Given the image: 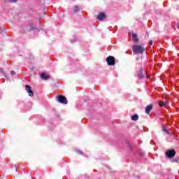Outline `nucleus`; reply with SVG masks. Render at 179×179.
Wrapping results in <instances>:
<instances>
[{
    "instance_id": "f257e3e1",
    "label": "nucleus",
    "mask_w": 179,
    "mask_h": 179,
    "mask_svg": "<svg viewBox=\"0 0 179 179\" xmlns=\"http://www.w3.org/2000/svg\"><path fill=\"white\" fill-rule=\"evenodd\" d=\"M146 51V48L143 45H135V55H140V59H142V56Z\"/></svg>"
},
{
    "instance_id": "f03ea898",
    "label": "nucleus",
    "mask_w": 179,
    "mask_h": 179,
    "mask_svg": "<svg viewBox=\"0 0 179 179\" xmlns=\"http://www.w3.org/2000/svg\"><path fill=\"white\" fill-rule=\"evenodd\" d=\"M148 75V73L146 72V69H143L142 65H141L138 68V70L137 71L136 73V76L138 79H143L145 76Z\"/></svg>"
},
{
    "instance_id": "7ed1b4c3",
    "label": "nucleus",
    "mask_w": 179,
    "mask_h": 179,
    "mask_svg": "<svg viewBox=\"0 0 179 179\" xmlns=\"http://www.w3.org/2000/svg\"><path fill=\"white\" fill-rule=\"evenodd\" d=\"M106 62L109 66L115 65V58L113 56H109L106 58Z\"/></svg>"
},
{
    "instance_id": "20e7f679",
    "label": "nucleus",
    "mask_w": 179,
    "mask_h": 179,
    "mask_svg": "<svg viewBox=\"0 0 179 179\" xmlns=\"http://www.w3.org/2000/svg\"><path fill=\"white\" fill-rule=\"evenodd\" d=\"M57 101L62 104H68V99L63 95H58L57 96Z\"/></svg>"
},
{
    "instance_id": "39448f33",
    "label": "nucleus",
    "mask_w": 179,
    "mask_h": 179,
    "mask_svg": "<svg viewBox=\"0 0 179 179\" xmlns=\"http://www.w3.org/2000/svg\"><path fill=\"white\" fill-rule=\"evenodd\" d=\"M166 156L169 159H173L174 156H176V150H169L166 152Z\"/></svg>"
},
{
    "instance_id": "423d86ee",
    "label": "nucleus",
    "mask_w": 179,
    "mask_h": 179,
    "mask_svg": "<svg viewBox=\"0 0 179 179\" xmlns=\"http://www.w3.org/2000/svg\"><path fill=\"white\" fill-rule=\"evenodd\" d=\"M107 16L104 13H99V15H97L96 19L99 20L100 22H102V20H104Z\"/></svg>"
},
{
    "instance_id": "0eeeda50",
    "label": "nucleus",
    "mask_w": 179,
    "mask_h": 179,
    "mask_svg": "<svg viewBox=\"0 0 179 179\" xmlns=\"http://www.w3.org/2000/svg\"><path fill=\"white\" fill-rule=\"evenodd\" d=\"M152 110H153V105L152 104H149L145 107V113L148 115L150 114V112L152 111Z\"/></svg>"
},
{
    "instance_id": "6e6552de",
    "label": "nucleus",
    "mask_w": 179,
    "mask_h": 179,
    "mask_svg": "<svg viewBox=\"0 0 179 179\" xmlns=\"http://www.w3.org/2000/svg\"><path fill=\"white\" fill-rule=\"evenodd\" d=\"M40 77L41 79H43V80H48V79H50V75H48L45 73H41L40 74Z\"/></svg>"
},
{
    "instance_id": "1a4fd4ad",
    "label": "nucleus",
    "mask_w": 179,
    "mask_h": 179,
    "mask_svg": "<svg viewBox=\"0 0 179 179\" xmlns=\"http://www.w3.org/2000/svg\"><path fill=\"white\" fill-rule=\"evenodd\" d=\"M36 29V24H29V27H28V31H33V30Z\"/></svg>"
},
{
    "instance_id": "9d476101",
    "label": "nucleus",
    "mask_w": 179,
    "mask_h": 179,
    "mask_svg": "<svg viewBox=\"0 0 179 179\" xmlns=\"http://www.w3.org/2000/svg\"><path fill=\"white\" fill-rule=\"evenodd\" d=\"M73 8H74V13H76L79 12V10L80 9L79 8V6H74Z\"/></svg>"
},
{
    "instance_id": "9b49d317",
    "label": "nucleus",
    "mask_w": 179,
    "mask_h": 179,
    "mask_svg": "<svg viewBox=\"0 0 179 179\" xmlns=\"http://www.w3.org/2000/svg\"><path fill=\"white\" fill-rule=\"evenodd\" d=\"M27 92L30 97H34V93L33 92V90H29V91H27Z\"/></svg>"
},
{
    "instance_id": "f8f14e48",
    "label": "nucleus",
    "mask_w": 179,
    "mask_h": 179,
    "mask_svg": "<svg viewBox=\"0 0 179 179\" xmlns=\"http://www.w3.org/2000/svg\"><path fill=\"white\" fill-rule=\"evenodd\" d=\"M166 104H167V102H163V101H162V102H159V106H160V107H164V106H166Z\"/></svg>"
},
{
    "instance_id": "ddd939ff",
    "label": "nucleus",
    "mask_w": 179,
    "mask_h": 179,
    "mask_svg": "<svg viewBox=\"0 0 179 179\" xmlns=\"http://www.w3.org/2000/svg\"><path fill=\"white\" fill-rule=\"evenodd\" d=\"M0 72L1 73H2L3 75H4L5 78H6V76H8L6 75V73H5V71H3V69H0Z\"/></svg>"
},
{
    "instance_id": "4468645a",
    "label": "nucleus",
    "mask_w": 179,
    "mask_h": 179,
    "mask_svg": "<svg viewBox=\"0 0 179 179\" xmlns=\"http://www.w3.org/2000/svg\"><path fill=\"white\" fill-rule=\"evenodd\" d=\"M25 89H26L27 92H28L29 90H31V87H30V85H27L25 86Z\"/></svg>"
},
{
    "instance_id": "2eb2a0df",
    "label": "nucleus",
    "mask_w": 179,
    "mask_h": 179,
    "mask_svg": "<svg viewBox=\"0 0 179 179\" xmlns=\"http://www.w3.org/2000/svg\"><path fill=\"white\" fill-rule=\"evenodd\" d=\"M131 40L134 43H135V33L132 32Z\"/></svg>"
},
{
    "instance_id": "dca6fc26",
    "label": "nucleus",
    "mask_w": 179,
    "mask_h": 179,
    "mask_svg": "<svg viewBox=\"0 0 179 179\" xmlns=\"http://www.w3.org/2000/svg\"><path fill=\"white\" fill-rule=\"evenodd\" d=\"M135 43H139V38L137 34H135Z\"/></svg>"
},
{
    "instance_id": "f3484780",
    "label": "nucleus",
    "mask_w": 179,
    "mask_h": 179,
    "mask_svg": "<svg viewBox=\"0 0 179 179\" xmlns=\"http://www.w3.org/2000/svg\"><path fill=\"white\" fill-rule=\"evenodd\" d=\"M126 143L130 149H132V146L131 145V143H129V142L127 141Z\"/></svg>"
},
{
    "instance_id": "a211bd4d",
    "label": "nucleus",
    "mask_w": 179,
    "mask_h": 179,
    "mask_svg": "<svg viewBox=\"0 0 179 179\" xmlns=\"http://www.w3.org/2000/svg\"><path fill=\"white\" fill-rule=\"evenodd\" d=\"M139 120V116L138 115H135V121H138Z\"/></svg>"
},
{
    "instance_id": "6ab92c4d",
    "label": "nucleus",
    "mask_w": 179,
    "mask_h": 179,
    "mask_svg": "<svg viewBox=\"0 0 179 179\" xmlns=\"http://www.w3.org/2000/svg\"><path fill=\"white\" fill-rule=\"evenodd\" d=\"M133 53L135 54V44L132 45Z\"/></svg>"
},
{
    "instance_id": "aec40b11",
    "label": "nucleus",
    "mask_w": 179,
    "mask_h": 179,
    "mask_svg": "<svg viewBox=\"0 0 179 179\" xmlns=\"http://www.w3.org/2000/svg\"><path fill=\"white\" fill-rule=\"evenodd\" d=\"M10 73H11V75H16V72H15V71H13V70H12L11 71H10Z\"/></svg>"
},
{
    "instance_id": "412c9836",
    "label": "nucleus",
    "mask_w": 179,
    "mask_h": 179,
    "mask_svg": "<svg viewBox=\"0 0 179 179\" xmlns=\"http://www.w3.org/2000/svg\"><path fill=\"white\" fill-rule=\"evenodd\" d=\"M77 152H78L79 155H83V152L82 151H80V150H78Z\"/></svg>"
},
{
    "instance_id": "4be33fe9",
    "label": "nucleus",
    "mask_w": 179,
    "mask_h": 179,
    "mask_svg": "<svg viewBox=\"0 0 179 179\" xmlns=\"http://www.w3.org/2000/svg\"><path fill=\"white\" fill-rule=\"evenodd\" d=\"M164 132H166V134H168V135H169V134H170L169 130L166 129L165 128H164Z\"/></svg>"
},
{
    "instance_id": "5701e85b",
    "label": "nucleus",
    "mask_w": 179,
    "mask_h": 179,
    "mask_svg": "<svg viewBox=\"0 0 179 179\" xmlns=\"http://www.w3.org/2000/svg\"><path fill=\"white\" fill-rule=\"evenodd\" d=\"M148 44L150 45H153V41H149Z\"/></svg>"
},
{
    "instance_id": "b1692460",
    "label": "nucleus",
    "mask_w": 179,
    "mask_h": 179,
    "mask_svg": "<svg viewBox=\"0 0 179 179\" xmlns=\"http://www.w3.org/2000/svg\"><path fill=\"white\" fill-rule=\"evenodd\" d=\"M132 121H135V115H131Z\"/></svg>"
},
{
    "instance_id": "393cba45",
    "label": "nucleus",
    "mask_w": 179,
    "mask_h": 179,
    "mask_svg": "<svg viewBox=\"0 0 179 179\" xmlns=\"http://www.w3.org/2000/svg\"><path fill=\"white\" fill-rule=\"evenodd\" d=\"M10 2H13V3H15V2H17V0H9Z\"/></svg>"
},
{
    "instance_id": "a878e982",
    "label": "nucleus",
    "mask_w": 179,
    "mask_h": 179,
    "mask_svg": "<svg viewBox=\"0 0 179 179\" xmlns=\"http://www.w3.org/2000/svg\"><path fill=\"white\" fill-rule=\"evenodd\" d=\"M1 33H3V29L0 27V34H1Z\"/></svg>"
},
{
    "instance_id": "bb28decb",
    "label": "nucleus",
    "mask_w": 179,
    "mask_h": 179,
    "mask_svg": "<svg viewBox=\"0 0 179 179\" xmlns=\"http://www.w3.org/2000/svg\"><path fill=\"white\" fill-rule=\"evenodd\" d=\"M76 41V38L72 40L71 43H75Z\"/></svg>"
},
{
    "instance_id": "cd10ccee",
    "label": "nucleus",
    "mask_w": 179,
    "mask_h": 179,
    "mask_svg": "<svg viewBox=\"0 0 179 179\" xmlns=\"http://www.w3.org/2000/svg\"><path fill=\"white\" fill-rule=\"evenodd\" d=\"M126 54H129V51H127V52H126Z\"/></svg>"
},
{
    "instance_id": "c85d7f7f",
    "label": "nucleus",
    "mask_w": 179,
    "mask_h": 179,
    "mask_svg": "<svg viewBox=\"0 0 179 179\" xmlns=\"http://www.w3.org/2000/svg\"><path fill=\"white\" fill-rule=\"evenodd\" d=\"M147 78H148V79H149L150 78L149 76H147Z\"/></svg>"
},
{
    "instance_id": "c756f323",
    "label": "nucleus",
    "mask_w": 179,
    "mask_h": 179,
    "mask_svg": "<svg viewBox=\"0 0 179 179\" xmlns=\"http://www.w3.org/2000/svg\"><path fill=\"white\" fill-rule=\"evenodd\" d=\"M63 162H64V163H66L65 160L63 159Z\"/></svg>"
},
{
    "instance_id": "7c9ffc66",
    "label": "nucleus",
    "mask_w": 179,
    "mask_h": 179,
    "mask_svg": "<svg viewBox=\"0 0 179 179\" xmlns=\"http://www.w3.org/2000/svg\"><path fill=\"white\" fill-rule=\"evenodd\" d=\"M72 1H76V0H72Z\"/></svg>"
}]
</instances>
